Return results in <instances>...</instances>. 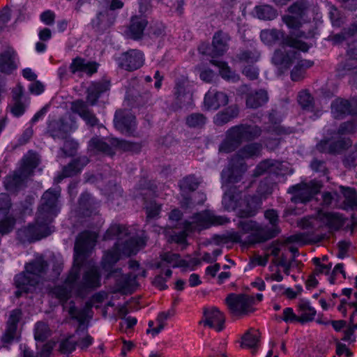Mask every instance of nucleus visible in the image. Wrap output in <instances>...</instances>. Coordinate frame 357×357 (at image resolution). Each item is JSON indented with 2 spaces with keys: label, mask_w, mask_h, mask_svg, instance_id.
<instances>
[{
  "label": "nucleus",
  "mask_w": 357,
  "mask_h": 357,
  "mask_svg": "<svg viewBox=\"0 0 357 357\" xmlns=\"http://www.w3.org/2000/svg\"><path fill=\"white\" fill-rule=\"evenodd\" d=\"M301 20L302 19L292 15H284L282 17L283 22L285 23L289 28L295 29V31L291 33V36L298 40L302 38H307L305 32L298 30L302 25Z\"/></svg>",
  "instance_id": "32"
},
{
  "label": "nucleus",
  "mask_w": 357,
  "mask_h": 357,
  "mask_svg": "<svg viewBox=\"0 0 357 357\" xmlns=\"http://www.w3.org/2000/svg\"><path fill=\"white\" fill-rule=\"evenodd\" d=\"M342 162L347 168L355 167L357 165V143L344 156Z\"/></svg>",
  "instance_id": "55"
},
{
  "label": "nucleus",
  "mask_w": 357,
  "mask_h": 357,
  "mask_svg": "<svg viewBox=\"0 0 357 357\" xmlns=\"http://www.w3.org/2000/svg\"><path fill=\"white\" fill-rule=\"evenodd\" d=\"M317 219L331 232L338 231L344 226L347 218L337 212H322L319 211Z\"/></svg>",
  "instance_id": "17"
},
{
  "label": "nucleus",
  "mask_w": 357,
  "mask_h": 357,
  "mask_svg": "<svg viewBox=\"0 0 357 357\" xmlns=\"http://www.w3.org/2000/svg\"><path fill=\"white\" fill-rule=\"evenodd\" d=\"M357 130V123L355 121H349L342 123L337 130L339 135H348L354 133Z\"/></svg>",
  "instance_id": "59"
},
{
  "label": "nucleus",
  "mask_w": 357,
  "mask_h": 357,
  "mask_svg": "<svg viewBox=\"0 0 357 357\" xmlns=\"http://www.w3.org/2000/svg\"><path fill=\"white\" fill-rule=\"evenodd\" d=\"M239 114V109L236 105H233L225 109V123L236 118Z\"/></svg>",
  "instance_id": "63"
},
{
  "label": "nucleus",
  "mask_w": 357,
  "mask_h": 357,
  "mask_svg": "<svg viewBox=\"0 0 357 357\" xmlns=\"http://www.w3.org/2000/svg\"><path fill=\"white\" fill-rule=\"evenodd\" d=\"M110 142L114 147L119 148L125 151L138 153L141 149V145L139 143H133L126 140H120L117 138L111 139Z\"/></svg>",
  "instance_id": "47"
},
{
  "label": "nucleus",
  "mask_w": 357,
  "mask_h": 357,
  "mask_svg": "<svg viewBox=\"0 0 357 357\" xmlns=\"http://www.w3.org/2000/svg\"><path fill=\"white\" fill-rule=\"evenodd\" d=\"M21 315L22 312L19 309H15L10 312L7 322V328L3 336V341L4 342H10L15 338L17 323L21 318Z\"/></svg>",
  "instance_id": "28"
},
{
  "label": "nucleus",
  "mask_w": 357,
  "mask_h": 357,
  "mask_svg": "<svg viewBox=\"0 0 357 357\" xmlns=\"http://www.w3.org/2000/svg\"><path fill=\"white\" fill-rule=\"evenodd\" d=\"M143 54L138 50H131L123 53L119 58V66L128 71L139 68L144 63Z\"/></svg>",
  "instance_id": "18"
},
{
  "label": "nucleus",
  "mask_w": 357,
  "mask_h": 357,
  "mask_svg": "<svg viewBox=\"0 0 357 357\" xmlns=\"http://www.w3.org/2000/svg\"><path fill=\"white\" fill-rule=\"evenodd\" d=\"M99 203L89 193L84 192L79 199L78 213L82 216H90L96 213Z\"/></svg>",
  "instance_id": "23"
},
{
  "label": "nucleus",
  "mask_w": 357,
  "mask_h": 357,
  "mask_svg": "<svg viewBox=\"0 0 357 357\" xmlns=\"http://www.w3.org/2000/svg\"><path fill=\"white\" fill-rule=\"evenodd\" d=\"M128 228L120 225H112L105 232L103 240H111L117 238L119 241L115 244L112 250H108L102 258V267L109 271L119 261L120 254L125 256L135 255L139 250L144 246V241L140 238L128 237L124 241L120 243L124 237L128 236Z\"/></svg>",
  "instance_id": "4"
},
{
  "label": "nucleus",
  "mask_w": 357,
  "mask_h": 357,
  "mask_svg": "<svg viewBox=\"0 0 357 357\" xmlns=\"http://www.w3.org/2000/svg\"><path fill=\"white\" fill-rule=\"evenodd\" d=\"M309 9V3L307 0H300L294 2L288 8V11L294 16L303 19Z\"/></svg>",
  "instance_id": "43"
},
{
  "label": "nucleus",
  "mask_w": 357,
  "mask_h": 357,
  "mask_svg": "<svg viewBox=\"0 0 357 357\" xmlns=\"http://www.w3.org/2000/svg\"><path fill=\"white\" fill-rule=\"evenodd\" d=\"M77 341L72 337V335L63 339L59 342V351L63 354H70L75 351Z\"/></svg>",
  "instance_id": "54"
},
{
  "label": "nucleus",
  "mask_w": 357,
  "mask_h": 357,
  "mask_svg": "<svg viewBox=\"0 0 357 357\" xmlns=\"http://www.w3.org/2000/svg\"><path fill=\"white\" fill-rule=\"evenodd\" d=\"M17 68L15 63V53L11 48H8L0 54V72L10 74Z\"/></svg>",
  "instance_id": "29"
},
{
  "label": "nucleus",
  "mask_w": 357,
  "mask_h": 357,
  "mask_svg": "<svg viewBox=\"0 0 357 357\" xmlns=\"http://www.w3.org/2000/svg\"><path fill=\"white\" fill-rule=\"evenodd\" d=\"M206 117L201 113H192L185 119L186 125L192 128H202L206 123Z\"/></svg>",
  "instance_id": "49"
},
{
  "label": "nucleus",
  "mask_w": 357,
  "mask_h": 357,
  "mask_svg": "<svg viewBox=\"0 0 357 357\" xmlns=\"http://www.w3.org/2000/svg\"><path fill=\"white\" fill-rule=\"evenodd\" d=\"M300 316L297 319V321L305 324L312 321L316 315V310L310 306L308 302H305L299 305Z\"/></svg>",
  "instance_id": "41"
},
{
  "label": "nucleus",
  "mask_w": 357,
  "mask_h": 357,
  "mask_svg": "<svg viewBox=\"0 0 357 357\" xmlns=\"http://www.w3.org/2000/svg\"><path fill=\"white\" fill-rule=\"evenodd\" d=\"M260 340V333L259 330L250 328L242 336L241 347L256 349Z\"/></svg>",
  "instance_id": "34"
},
{
  "label": "nucleus",
  "mask_w": 357,
  "mask_h": 357,
  "mask_svg": "<svg viewBox=\"0 0 357 357\" xmlns=\"http://www.w3.org/2000/svg\"><path fill=\"white\" fill-rule=\"evenodd\" d=\"M71 109L85 121L87 126L93 127L98 125L99 120L89 109L87 103L82 100L73 102Z\"/></svg>",
  "instance_id": "21"
},
{
  "label": "nucleus",
  "mask_w": 357,
  "mask_h": 357,
  "mask_svg": "<svg viewBox=\"0 0 357 357\" xmlns=\"http://www.w3.org/2000/svg\"><path fill=\"white\" fill-rule=\"evenodd\" d=\"M175 95L181 107L189 106L192 102V93L186 91L184 82H178L175 87Z\"/></svg>",
  "instance_id": "37"
},
{
  "label": "nucleus",
  "mask_w": 357,
  "mask_h": 357,
  "mask_svg": "<svg viewBox=\"0 0 357 357\" xmlns=\"http://www.w3.org/2000/svg\"><path fill=\"white\" fill-rule=\"evenodd\" d=\"M257 17L263 20H273L277 15V10L269 5L257 6L255 8Z\"/></svg>",
  "instance_id": "44"
},
{
  "label": "nucleus",
  "mask_w": 357,
  "mask_h": 357,
  "mask_svg": "<svg viewBox=\"0 0 357 357\" xmlns=\"http://www.w3.org/2000/svg\"><path fill=\"white\" fill-rule=\"evenodd\" d=\"M331 114L335 119H342L348 115L357 114V98H336L331 102Z\"/></svg>",
  "instance_id": "15"
},
{
  "label": "nucleus",
  "mask_w": 357,
  "mask_h": 357,
  "mask_svg": "<svg viewBox=\"0 0 357 357\" xmlns=\"http://www.w3.org/2000/svg\"><path fill=\"white\" fill-rule=\"evenodd\" d=\"M260 56L261 53L256 48L240 50L239 52L236 54V59L238 61L252 64L257 62Z\"/></svg>",
  "instance_id": "39"
},
{
  "label": "nucleus",
  "mask_w": 357,
  "mask_h": 357,
  "mask_svg": "<svg viewBox=\"0 0 357 357\" xmlns=\"http://www.w3.org/2000/svg\"><path fill=\"white\" fill-rule=\"evenodd\" d=\"M98 63L95 61H89L81 57L74 59L70 65V70L72 73H86L89 76L97 72Z\"/></svg>",
  "instance_id": "22"
},
{
  "label": "nucleus",
  "mask_w": 357,
  "mask_h": 357,
  "mask_svg": "<svg viewBox=\"0 0 357 357\" xmlns=\"http://www.w3.org/2000/svg\"><path fill=\"white\" fill-rule=\"evenodd\" d=\"M241 194L236 188H230L228 192L225 193V209L235 210L238 206Z\"/></svg>",
  "instance_id": "40"
},
{
  "label": "nucleus",
  "mask_w": 357,
  "mask_h": 357,
  "mask_svg": "<svg viewBox=\"0 0 357 357\" xmlns=\"http://www.w3.org/2000/svg\"><path fill=\"white\" fill-rule=\"evenodd\" d=\"M92 306L91 302H86L82 309H78L75 307L74 303L70 302L68 310L71 317L79 322V326L75 333L72 335V337H74L77 341V346L82 350L86 349L92 344L93 341V337L87 333L86 326L84 325L87 317L90 316Z\"/></svg>",
  "instance_id": "8"
},
{
  "label": "nucleus",
  "mask_w": 357,
  "mask_h": 357,
  "mask_svg": "<svg viewBox=\"0 0 357 357\" xmlns=\"http://www.w3.org/2000/svg\"><path fill=\"white\" fill-rule=\"evenodd\" d=\"M135 116L129 112L117 110L114 116V126L122 133L131 135L135 130Z\"/></svg>",
  "instance_id": "19"
},
{
  "label": "nucleus",
  "mask_w": 357,
  "mask_h": 357,
  "mask_svg": "<svg viewBox=\"0 0 357 357\" xmlns=\"http://www.w3.org/2000/svg\"><path fill=\"white\" fill-rule=\"evenodd\" d=\"M109 82L106 80L91 83L86 91L87 102L91 105H96L100 95L109 89Z\"/></svg>",
  "instance_id": "25"
},
{
  "label": "nucleus",
  "mask_w": 357,
  "mask_h": 357,
  "mask_svg": "<svg viewBox=\"0 0 357 357\" xmlns=\"http://www.w3.org/2000/svg\"><path fill=\"white\" fill-rule=\"evenodd\" d=\"M222 223L223 218L221 216L217 215L213 211L204 210L194 213L188 220L181 222V227L183 228V231L174 234L173 238L176 242L183 243L185 241L188 233L201 231Z\"/></svg>",
  "instance_id": "5"
},
{
  "label": "nucleus",
  "mask_w": 357,
  "mask_h": 357,
  "mask_svg": "<svg viewBox=\"0 0 357 357\" xmlns=\"http://www.w3.org/2000/svg\"><path fill=\"white\" fill-rule=\"evenodd\" d=\"M226 302L234 316L246 315L254 311L251 307L252 299L244 294H230L227 296Z\"/></svg>",
  "instance_id": "13"
},
{
  "label": "nucleus",
  "mask_w": 357,
  "mask_h": 357,
  "mask_svg": "<svg viewBox=\"0 0 357 357\" xmlns=\"http://www.w3.org/2000/svg\"><path fill=\"white\" fill-rule=\"evenodd\" d=\"M97 237L95 232L85 231L77 238L74 248L73 266L63 284L54 287L51 291L60 303H66L72 296L73 293L82 297L89 289L100 285V276L96 267L86 271L80 279V267L84 255L95 245Z\"/></svg>",
  "instance_id": "1"
},
{
  "label": "nucleus",
  "mask_w": 357,
  "mask_h": 357,
  "mask_svg": "<svg viewBox=\"0 0 357 357\" xmlns=\"http://www.w3.org/2000/svg\"><path fill=\"white\" fill-rule=\"evenodd\" d=\"M204 320L199 321V324H204L211 328L220 332L223 328V314L217 307H204L203 310Z\"/></svg>",
  "instance_id": "20"
},
{
  "label": "nucleus",
  "mask_w": 357,
  "mask_h": 357,
  "mask_svg": "<svg viewBox=\"0 0 357 357\" xmlns=\"http://www.w3.org/2000/svg\"><path fill=\"white\" fill-rule=\"evenodd\" d=\"M268 99V91L264 89H260L247 93L245 105L248 108L256 109L266 104Z\"/></svg>",
  "instance_id": "24"
},
{
  "label": "nucleus",
  "mask_w": 357,
  "mask_h": 357,
  "mask_svg": "<svg viewBox=\"0 0 357 357\" xmlns=\"http://www.w3.org/2000/svg\"><path fill=\"white\" fill-rule=\"evenodd\" d=\"M89 162V159L86 156L79 157L74 159L68 165L63 169L62 173L58 176L57 181L59 182L63 178L70 177L79 173L82 169Z\"/></svg>",
  "instance_id": "26"
},
{
  "label": "nucleus",
  "mask_w": 357,
  "mask_h": 357,
  "mask_svg": "<svg viewBox=\"0 0 357 357\" xmlns=\"http://www.w3.org/2000/svg\"><path fill=\"white\" fill-rule=\"evenodd\" d=\"M116 17L115 13L109 11L107 8H104L98 10L91 19V28L94 31L102 34L114 25Z\"/></svg>",
  "instance_id": "16"
},
{
  "label": "nucleus",
  "mask_w": 357,
  "mask_h": 357,
  "mask_svg": "<svg viewBox=\"0 0 357 357\" xmlns=\"http://www.w3.org/2000/svg\"><path fill=\"white\" fill-rule=\"evenodd\" d=\"M225 79L232 82L240 79L239 75L235 70H232L226 62H225Z\"/></svg>",
  "instance_id": "64"
},
{
  "label": "nucleus",
  "mask_w": 357,
  "mask_h": 357,
  "mask_svg": "<svg viewBox=\"0 0 357 357\" xmlns=\"http://www.w3.org/2000/svg\"><path fill=\"white\" fill-rule=\"evenodd\" d=\"M146 25L147 21L144 18L137 16L132 17L130 25V32L132 38L134 39L140 38Z\"/></svg>",
  "instance_id": "36"
},
{
  "label": "nucleus",
  "mask_w": 357,
  "mask_h": 357,
  "mask_svg": "<svg viewBox=\"0 0 357 357\" xmlns=\"http://www.w3.org/2000/svg\"><path fill=\"white\" fill-rule=\"evenodd\" d=\"M267 132L271 135H289L294 132V129L291 128H284L280 125H273L267 129Z\"/></svg>",
  "instance_id": "62"
},
{
  "label": "nucleus",
  "mask_w": 357,
  "mask_h": 357,
  "mask_svg": "<svg viewBox=\"0 0 357 357\" xmlns=\"http://www.w3.org/2000/svg\"><path fill=\"white\" fill-rule=\"evenodd\" d=\"M199 52L211 57V63L219 68L220 74L223 77V35L222 31H219L215 33L211 46L206 44L201 45Z\"/></svg>",
  "instance_id": "12"
},
{
  "label": "nucleus",
  "mask_w": 357,
  "mask_h": 357,
  "mask_svg": "<svg viewBox=\"0 0 357 357\" xmlns=\"http://www.w3.org/2000/svg\"><path fill=\"white\" fill-rule=\"evenodd\" d=\"M261 151L262 144L257 142L248 144L240 149L229 161L228 182L236 183L240 181L247 169L245 160L260 156Z\"/></svg>",
  "instance_id": "7"
},
{
  "label": "nucleus",
  "mask_w": 357,
  "mask_h": 357,
  "mask_svg": "<svg viewBox=\"0 0 357 357\" xmlns=\"http://www.w3.org/2000/svg\"><path fill=\"white\" fill-rule=\"evenodd\" d=\"M206 199V195L203 192H198L194 194L192 197L182 194V199L180 202L182 208H192L197 205L203 204Z\"/></svg>",
  "instance_id": "35"
},
{
  "label": "nucleus",
  "mask_w": 357,
  "mask_h": 357,
  "mask_svg": "<svg viewBox=\"0 0 357 357\" xmlns=\"http://www.w3.org/2000/svg\"><path fill=\"white\" fill-rule=\"evenodd\" d=\"M59 187L46 190L40 202L36 216V222L17 231V236L21 241H33L47 236L50 234L49 225L59 211Z\"/></svg>",
  "instance_id": "2"
},
{
  "label": "nucleus",
  "mask_w": 357,
  "mask_h": 357,
  "mask_svg": "<svg viewBox=\"0 0 357 357\" xmlns=\"http://www.w3.org/2000/svg\"><path fill=\"white\" fill-rule=\"evenodd\" d=\"M38 165V158L36 155L30 154L24 156L22 159V165L19 169L22 172V174L27 177L32 173L33 170Z\"/></svg>",
  "instance_id": "46"
},
{
  "label": "nucleus",
  "mask_w": 357,
  "mask_h": 357,
  "mask_svg": "<svg viewBox=\"0 0 357 357\" xmlns=\"http://www.w3.org/2000/svg\"><path fill=\"white\" fill-rule=\"evenodd\" d=\"M313 64L314 62L310 60L298 61L291 72V79L293 81L300 80L303 77L305 70L312 67Z\"/></svg>",
  "instance_id": "42"
},
{
  "label": "nucleus",
  "mask_w": 357,
  "mask_h": 357,
  "mask_svg": "<svg viewBox=\"0 0 357 357\" xmlns=\"http://www.w3.org/2000/svg\"><path fill=\"white\" fill-rule=\"evenodd\" d=\"M312 100L311 95L305 91L300 92L298 96V103L303 109L312 108Z\"/></svg>",
  "instance_id": "61"
},
{
  "label": "nucleus",
  "mask_w": 357,
  "mask_h": 357,
  "mask_svg": "<svg viewBox=\"0 0 357 357\" xmlns=\"http://www.w3.org/2000/svg\"><path fill=\"white\" fill-rule=\"evenodd\" d=\"M222 93L216 91L215 89H211L205 95L204 104L208 109L215 110L220 106V99Z\"/></svg>",
  "instance_id": "45"
},
{
  "label": "nucleus",
  "mask_w": 357,
  "mask_h": 357,
  "mask_svg": "<svg viewBox=\"0 0 357 357\" xmlns=\"http://www.w3.org/2000/svg\"><path fill=\"white\" fill-rule=\"evenodd\" d=\"M264 216L266 220H268L271 225V227L266 226L269 229H277L278 232L277 233V236L280 232V229L278 226L279 219H278V213L276 210L274 209H268L266 210L264 213Z\"/></svg>",
  "instance_id": "56"
},
{
  "label": "nucleus",
  "mask_w": 357,
  "mask_h": 357,
  "mask_svg": "<svg viewBox=\"0 0 357 357\" xmlns=\"http://www.w3.org/2000/svg\"><path fill=\"white\" fill-rule=\"evenodd\" d=\"M261 133V128L256 125L242 123L231 127L227 132V139L225 140V152L235 150L243 141H252L259 137Z\"/></svg>",
  "instance_id": "9"
},
{
  "label": "nucleus",
  "mask_w": 357,
  "mask_h": 357,
  "mask_svg": "<svg viewBox=\"0 0 357 357\" xmlns=\"http://www.w3.org/2000/svg\"><path fill=\"white\" fill-rule=\"evenodd\" d=\"M10 199L6 193L0 194V233L3 235L10 232L15 224V220L10 213Z\"/></svg>",
  "instance_id": "14"
},
{
  "label": "nucleus",
  "mask_w": 357,
  "mask_h": 357,
  "mask_svg": "<svg viewBox=\"0 0 357 357\" xmlns=\"http://www.w3.org/2000/svg\"><path fill=\"white\" fill-rule=\"evenodd\" d=\"M47 267V264L42 257H36L27 264L25 271L15 276V283L18 289L16 296L20 297L23 292L32 291L41 280Z\"/></svg>",
  "instance_id": "6"
},
{
  "label": "nucleus",
  "mask_w": 357,
  "mask_h": 357,
  "mask_svg": "<svg viewBox=\"0 0 357 357\" xmlns=\"http://www.w3.org/2000/svg\"><path fill=\"white\" fill-rule=\"evenodd\" d=\"M260 38L266 45H272L282 38L281 48L275 50L272 57V63L281 70L289 69L298 59L300 53L298 50L306 52L309 50L306 43L292 36L284 37L282 31L275 29L262 30Z\"/></svg>",
  "instance_id": "3"
},
{
  "label": "nucleus",
  "mask_w": 357,
  "mask_h": 357,
  "mask_svg": "<svg viewBox=\"0 0 357 357\" xmlns=\"http://www.w3.org/2000/svg\"><path fill=\"white\" fill-rule=\"evenodd\" d=\"M182 215L183 213L178 209H173L169 214L171 227L181 229L180 232L183 231V228L181 227V223L185 222V220H182Z\"/></svg>",
  "instance_id": "58"
},
{
  "label": "nucleus",
  "mask_w": 357,
  "mask_h": 357,
  "mask_svg": "<svg viewBox=\"0 0 357 357\" xmlns=\"http://www.w3.org/2000/svg\"><path fill=\"white\" fill-rule=\"evenodd\" d=\"M279 165L280 163L276 160L271 159L264 160L261 161L255 167L253 172V176L255 177H259L267 172L268 170H271L274 167L278 168Z\"/></svg>",
  "instance_id": "48"
},
{
  "label": "nucleus",
  "mask_w": 357,
  "mask_h": 357,
  "mask_svg": "<svg viewBox=\"0 0 357 357\" xmlns=\"http://www.w3.org/2000/svg\"><path fill=\"white\" fill-rule=\"evenodd\" d=\"M34 331V337L36 341L44 342L50 335V330L44 322L36 323Z\"/></svg>",
  "instance_id": "53"
},
{
  "label": "nucleus",
  "mask_w": 357,
  "mask_h": 357,
  "mask_svg": "<svg viewBox=\"0 0 357 357\" xmlns=\"http://www.w3.org/2000/svg\"><path fill=\"white\" fill-rule=\"evenodd\" d=\"M108 200L114 205L119 206L124 202L123 190L116 184L109 185L105 189Z\"/></svg>",
  "instance_id": "38"
},
{
  "label": "nucleus",
  "mask_w": 357,
  "mask_h": 357,
  "mask_svg": "<svg viewBox=\"0 0 357 357\" xmlns=\"http://www.w3.org/2000/svg\"><path fill=\"white\" fill-rule=\"evenodd\" d=\"M351 140L349 138H342L337 141H331L330 154H339L344 150L351 146Z\"/></svg>",
  "instance_id": "52"
},
{
  "label": "nucleus",
  "mask_w": 357,
  "mask_h": 357,
  "mask_svg": "<svg viewBox=\"0 0 357 357\" xmlns=\"http://www.w3.org/2000/svg\"><path fill=\"white\" fill-rule=\"evenodd\" d=\"M239 227L246 234L250 232L249 238L244 243H256L266 241L277 236V229H269L267 227H262L252 220H242L239 222Z\"/></svg>",
  "instance_id": "11"
},
{
  "label": "nucleus",
  "mask_w": 357,
  "mask_h": 357,
  "mask_svg": "<svg viewBox=\"0 0 357 357\" xmlns=\"http://www.w3.org/2000/svg\"><path fill=\"white\" fill-rule=\"evenodd\" d=\"M26 178L27 176L22 174V172L18 169L5 177L4 187L8 192L15 193L23 188Z\"/></svg>",
  "instance_id": "27"
},
{
  "label": "nucleus",
  "mask_w": 357,
  "mask_h": 357,
  "mask_svg": "<svg viewBox=\"0 0 357 357\" xmlns=\"http://www.w3.org/2000/svg\"><path fill=\"white\" fill-rule=\"evenodd\" d=\"M242 74L250 81L256 80L259 76V68L253 64H248L243 68Z\"/></svg>",
  "instance_id": "57"
},
{
  "label": "nucleus",
  "mask_w": 357,
  "mask_h": 357,
  "mask_svg": "<svg viewBox=\"0 0 357 357\" xmlns=\"http://www.w3.org/2000/svg\"><path fill=\"white\" fill-rule=\"evenodd\" d=\"M183 260V259H180L178 254L167 252L162 255V261L157 264V268H162L165 262L171 265L172 267H182L180 264Z\"/></svg>",
  "instance_id": "50"
},
{
  "label": "nucleus",
  "mask_w": 357,
  "mask_h": 357,
  "mask_svg": "<svg viewBox=\"0 0 357 357\" xmlns=\"http://www.w3.org/2000/svg\"><path fill=\"white\" fill-rule=\"evenodd\" d=\"M310 167L313 172L319 173L323 176L327 175L328 172L326 162L317 158H314L311 161Z\"/></svg>",
  "instance_id": "60"
},
{
  "label": "nucleus",
  "mask_w": 357,
  "mask_h": 357,
  "mask_svg": "<svg viewBox=\"0 0 357 357\" xmlns=\"http://www.w3.org/2000/svg\"><path fill=\"white\" fill-rule=\"evenodd\" d=\"M323 184L321 181L312 180L309 182H301L289 188L287 192L292 195L291 202L294 204L306 203L319 192Z\"/></svg>",
  "instance_id": "10"
},
{
  "label": "nucleus",
  "mask_w": 357,
  "mask_h": 357,
  "mask_svg": "<svg viewBox=\"0 0 357 357\" xmlns=\"http://www.w3.org/2000/svg\"><path fill=\"white\" fill-rule=\"evenodd\" d=\"M114 146L109 142L104 141L99 137H93L89 142V150L93 153H102L105 155H112L114 154Z\"/></svg>",
  "instance_id": "30"
},
{
  "label": "nucleus",
  "mask_w": 357,
  "mask_h": 357,
  "mask_svg": "<svg viewBox=\"0 0 357 357\" xmlns=\"http://www.w3.org/2000/svg\"><path fill=\"white\" fill-rule=\"evenodd\" d=\"M69 131V126L64 119L54 120L48 126V132L54 139H64Z\"/></svg>",
  "instance_id": "31"
},
{
  "label": "nucleus",
  "mask_w": 357,
  "mask_h": 357,
  "mask_svg": "<svg viewBox=\"0 0 357 357\" xmlns=\"http://www.w3.org/2000/svg\"><path fill=\"white\" fill-rule=\"evenodd\" d=\"M262 204L261 197L258 195L250 196L246 199V206L241 210L240 215L241 217L254 216Z\"/></svg>",
  "instance_id": "33"
},
{
  "label": "nucleus",
  "mask_w": 357,
  "mask_h": 357,
  "mask_svg": "<svg viewBox=\"0 0 357 357\" xmlns=\"http://www.w3.org/2000/svg\"><path fill=\"white\" fill-rule=\"evenodd\" d=\"M199 183L200 182L197 178L193 175H190L180 181L179 187L183 192L187 190L194 191L198 188Z\"/></svg>",
  "instance_id": "51"
}]
</instances>
